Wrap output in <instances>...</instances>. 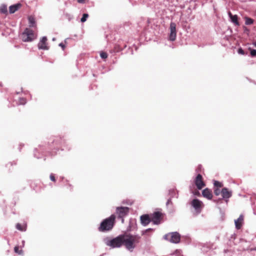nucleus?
<instances>
[{"mask_svg":"<svg viewBox=\"0 0 256 256\" xmlns=\"http://www.w3.org/2000/svg\"><path fill=\"white\" fill-rule=\"evenodd\" d=\"M200 168H201V166H200H200H198V169L196 170L198 172V169H200Z\"/></svg>","mask_w":256,"mask_h":256,"instance_id":"ea45409f","label":"nucleus"},{"mask_svg":"<svg viewBox=\"0 0 256 256\" xmlns=\"http://www.w3.org/2000/svg\"><path fill=\"white\" fill-rule=\"evenodd\" d=\"M65 16L68 21H70L73 18V16L70 14H66Z\"/></svg>","mask_w":256,"mask_h":256,"instance_id":"2f4dec72","label":"nucleus"},{"mask_svg":"<svg viewBox=\"0 0 256 256\" xmlns=\"http://www.w3.org/2000/svg\"><path fill=\"white\" fill-rule=\"evenodd\" d=\"M58 46H60V47L62 48V50H64V48H65V45H64L62 42L60 43V44H58Z\"/></svg>","mask_w":256,"mask_h":256,"instance_id":"4c0bfd02","label":"nucleus"},{"mask_svg":"<svg viewBox=\"0 0 256 256\" xmlns=\"http://www.w3.org/2000/svg\"><path fill=\"white\" fill-rule=\"evenodd\" d=\"M214 193L216 196H218L221 194V190L218 188H215L214 190Z\"/></svg>","mask_w":256,"mask_h":256,"instance_id":"7c9ffc66","label":"nucleus"},{"mask_svg":"<svg viewBox=\"0 0 256 256\" xmlns=\"http://www.w3.org/2000/svg\"><path fill=\"white\" fill-rule=\"evenodd\" d=\"M123 244H124L126 248L130 251L135 248V246L133 244L132 240L128 235L123 236Z\"/></svg>","mask_w":256,"mask_h":256,"instance_id":"0eeeda50","label":"nucleus"},{"mask_svg":"<svg viewBox=\"0 0 256 256\" xmlns=\"http://www.w3.org/2000/svg\"><path fill=\"white\" fill-rule=\"evenodd\" d=\"M22 4L20 3H18L15 4L10 6L9 7V12L10 14H14L17 11L20 7Z\"/></svg>","mask_w":256,"mask_h":256,"instance_id":"a211bd4d","label":"nucleus"},{"mask_svg":"<svg viewBox=\"0 0 256 256\" xmlns=\"http://www.w3.org/2000/svg\"><path fill=\"white\" fill-rule=\"evenodd\" d=\"M254 23V20L250 18L246 17L245 18V24L246 25H250Z\"/></svg>","mask_w":256,"mask_h":256,"instance_id":"b1692460","label":"nucleus"},{"mask_svg":"<svg viewBox=\"0 0 256 256\" xmlns=\"http://www.w3.org/2000/svg\"><path fill=\"white\" fill-rule=\"evenodd\" d=\"M250 55L252 57L256 56V50H250Z\"/></svg>","mask_w":256,"mask_h":256,"instance_id":"72a5a7b5","label":"nucleus"},{"mask_svg":"<svg viewBox=\"0 0 256 256\" xmlns=\"http://www.w3.org/2000/svg\"><path fill=\"white\" fill-rule=\"evenodd\" d=\"M116 219L114 214H112L110 217L104 219L101 222L98 228L100 232H104L110 231L113 228Z\"/></svg>","mask_w":256,"mask_h":256,"instance_id":"f257e3e1","label":"nucleus"},{"mask_svg":"<svg viewBox=\"0 0 256 256\" xmlns=\"http://www.w3.org/2000/svg\"><path fill=\"white\" fill-rule=\"evenodd\" d=\"M0 12L2 14H7L8 12V10H7V6L5 4H2L0 6Z\"/></svg>","mask_w":256,"mask_h":256,"instance_id":"5701e85b","label":"nucleus"},{"mask_svg":"<svg viewBox=\"0 0 256 256\" xmlns=\"http://www.w3.org/2000/svg\"><path fill=\"white\" fill-rule=\"evenodd\" d=\"M172 202L171 198H169L166 203V206L168 208H170V210L172 209Z\"/></svg>","mask_w":256,"mask_h":256,"instance_id":"a878e982","label":"nucleus"},{"mask_svg":"<svg viewBox=\"0 0 256 256\" xmlns=\"http://www.w3.org/2000/svg\"><path fill=\"white\" fill-rule=\"evenodd\" d=\"M254 45L256 47V42L254 43Z\"/></svg>","mask_w":256,"mask_h":256,"instance_id":"c03bdc74","label":"nucleus"},{"mask_svg":"<svg viewBox=\"0 0 256 256\" xmlns=\"http://www.w3.org/2000/svg\"><path fill=\"white\" fill-rule=\"evenodd\" d=\"M214 186H217L218 188H221L222 186V184L218 181L215 180L214 183Z\"/></svg>","mask_w":256,"mask_h":256,"instance_id":"c756f323","label":"nucleus"},{"mask_svg":"<svg viewBox=\"0 0 256 256\" xmlns=\"http://www.w3.org/2000/svg\"><path fill=\"white\" fill-rule=\"evenodd\" d=\"M238 52L240 54H244V52L242 48H239L238 49Z\"/></svg>","mask_w":256,"mask_h":256,"instance_id":"f704fd0d","label":"nucleus"},{"mask_svg":"<svg viewBox=\"0 0 256 256\" xmlns=\"http://www.w3.org/2000/svg\"><path fill=\"white\" fill-rule=\"evenodd\" d=\"M192 206L194 208L197 214H200L202 211V203L197 198L194 199L191 202Z\"/></svg>","mask_w":256,"mask_h":256,"instance_id":"1a4fd4ad","label":"nucleus"},{"mask_svg":"<svg viewBox=\"0 0 256 256\" xmlns=\"http://www.w3.org/2000/svg\"><path fill=\"white\" fill-rule=\"evenodd\" d=\"M152 221L148 214H144L140 216L141 224L144 226H146Z\"/></svg>","mask_w":256,"mask_h":256,"instance_id":"4468645a","label":"nucleus"},{"mask_svg":"<svg viewBox=\"0 0 256 256\" xmlns=\"http://www.w3.org/2000/svg\"><path fill=\"white\" fill-rule=\"evenodd\" d=\"M194 182L198 190H201L205 186L204 182L202 181V176L200 174H198Z\"/></svg>","mask_w":256,"mask_h":256,"instance_id":"9d476101","label":"nucleus"},{"mask_svg":"<svg viewBox=\"0 0 256 256\" xmlns=\"http://www.w3.org/2000/svg\"><path fill=\"white\" fill-rule=\"evenodd\" d=\"M130 212V208L126 206H118L116 208V213L118 218L121 220L122 223H124V218Z\"/></svg>","mask_w":256,"mask_h":256,"instance_id":"7ed1b4c3","label":"nucleus"},{"mask_svg":"<svg viewBox=\"0 0 256 256\" xmlns=\"http://www.w3.org/2000/svg\"><path fill=\"white\" fill-rule=\"evenodd\" d=\"M166 240L174 244H178L180 240V235L176 232H169L164 236Z\"/></svg>","mask_w":256,"mask_h":256,"instance_id":"20e7f679","label":"nucleus"},{"mask_svg":"<svg viewBox=\"0 0 256 256\" xmlns=\"http://www.w3.org/2000/svg\"><path fill=\"white\" fill-rule=\"evenodd\" d=\"M202 194L204 197L211 200L212 198V191L208 188L204 189L202 192Z\"/></svg>","mask_w":256,"mask_h":256,"instance_id":"f3484780","label":"nucleus"},{"mask_svg":"<svg viewBox=\"0 0 256 256\" xmlns=\"http://www.w3.org/2000/svg\"><path fill=\"white\" fill-rule=\"evenodd\" d=\"M88 17V14H84L82 15V16L80 20L81 22H85L86 20Z\"/></svg>","mask_w":256,"mask_h":256,"instance_id":"bb28decb","label":"nucleus"},{"mask_svg":"<svg viewBox=\"0 0 256 256\" xmlns=\"http://www.w3.org/2000/svg\"><path fill=\"white\" fill-rule=\"evenodd\" d=\"M16 228L20 231L24 232L26 230V226H22L20 224H17L16 225Z\"/></svg>","mask_w":256,"mask_h":256,"instance_id":"393cba45","label":"nucleus"},{"mask_svg":"<svg viewBox=\"0 0 256 256\" xmlns=\"http://www.w3.org/2000/svg\"><path fill=\"white\" fill-rule=\"evenodd\" d=\"M228 15L229 18H230L231 22L234 23L236 26H240V23L238 22V16L237 15H232L231 12H228Z\"/></svg>","mask_w":256,"mask_h":256,"instance_id":"dca6fc26","label":"nucleus"},{"mask_svg":"<svg viewBox=\"0 0 256 256\" xmlns=\"http://www.w3.org/2000/svg\"><path fill=\"white\" fill-rule=\"evenodd\" d=\"M160 217L161 213L156 212L152 214L151 220L154 224H158L160 223Z\"/></svg>","mask_w":256,"mask_h":256,"instance_id":"ddd939ff","label":"nucleus"},{"mask_svg":"<svg viewBox=\"0 0 256 256\" xmlns=\"http://www.w3.org/2000/svg\"><path fill=\"white\" fill-rule=\"evenodd\" d=\"M77 1L78 3H80V4H84L85 2L84 0H78Z\"/></svg>","mask_w":256,"mask_h":256,"instance_id":"58836bf2","label":"nucleus"},{"mask_svg":"<svg viewBox=\"0 0 256 256\" xmlns=\"http://www.w3.org/2000/svg\"><path fill=\"white\" fill-rule=\"evenodd\" d=\"M243 222L244 216L242 214H240L238 219L234 220L235 226L237 230H240L241 228Z\"/></svg>","mask_w":256,"mask_h":256,"instance_id":"2eb2a0df","label":"nucleus"},{"mask_svg":"<svg viewBox=\"0 0 256 256\" xmlns=\"http://www.w3.org/2000/svg\"><path fill=\"white\" fill-rule=\"evenodd\" d=\"M170 33L168 35V40L170 41L175 40L176 36V24L171 22L170 26Z\"/></svg>","mask_w":256,"mask_h":256,"instance_id":"6e6552de","label":"nucleus"},{"mask_svg":"<svg viewBox=\"0 0 256 256\" xmlns=\"http://www.w3.org/2000/svg\"><path fill=\"white\" fill-rule=\"evenodd\" d=\"M44 148L42 146H39L38 148H35L34 150V156L36 158H40L41 156H40V154L37 155L36 152H44Z\"/></svg>","mask_w":256,"mask_h":256,"instance_id":"6ab92c4d","label":"nucleus"},{"mask_svg":"<svg viewBox=\"0 0 256 256\" xmlns=\"http://www.w3.org/2000/svg\"><path fill=\"white\" fill-rule=\"evenodd\" d=\"M100 56L101 57V58H107L108 57V54L106 52H100Z\"/></svg>","mask_w":256,"mask_h":256,"instance_id":"473e14b6","label":"nucleus"},{"mask_svg":"<svg viewBox=\"0 0 256 256\" xmlns=\"http://www.w3.org/2000/svg\"><path fill=\"white\" fill-rule=\"evenodd\" d=\"M13 164H14L16 165V162H8L7 164H6V166L8 167L9 165H10V166H12Z\"/></svg>","mask_w":256,"mask_h":256,"instance_id":"e433bc0d","label":"nucleus"},{"mask_svg":"<svg viewBox=\"0 0 256 256\" xmlns=\"http://www.w3.org/2000/svg\"><path fill=\"white\" fill-rule=\"evenodd\" d=\"M152 230V229H151V228H148V229H147V230H146V232H148V231H149V230Z\"/></svg>","mask_w":256,"mask_h":256,"instance_id":"79ce46f5","label":"nucleus"},{"mask_svg":"<svg viewBox=\"0 0 256 256\" xmlns=\"http://www.w3.org/2000/svg\"><path fill=\"white\" fill-rule=\"evenodd\" d=\"M123 236L120 235L112 239L106 238L104 239V241L106 246L112 248H120L123 244Z\"/></svg>","mask_w":256,"mask_h":256,"instance_id":"f03ea898","label":"nucleus"},{"mask_svg":"<svg viewBox=\"0 0 256 256\" xmlns=\"http://www.w3.org/2000/svg\"><path fill=\"white\" fill-rule=\"evenodd\" d=\"M22 40L23 42H32L35 38V36L33 30L26 28L21 36Z\"/></svg>","mask_w":256,"mask_h":256,"instance_id":"39448f33","label":"nucleus"},{"mask_svg":"<svg viewBox=\"0 0 256 256\" xmlns=\"http://www.w3.org/2000/svg\"><path fill=\"white\" fill-rule=\"evenodd\" d=\"M128 236L130 237V238H131L134 244H137L140 242V236L131 234H129Z\"/></svg>","mask_w":256,"mask_h":256,"instance_id":"aec40b11","label":"nucleus"},{"mask_svg":"<svg viewBox=\"0 0 256 256\" xmlns=\"http://www.w3.org/2000/svg\"><path fill=\"white\" fill-rule=\"evenodd\" d=\"M221 194L222 196V198H219L218 200H214V201L218 203L220 201H221L222 199H224L228 202V198H230L232 196V192L228 190L226 188H224L221 190Z\"/></svg>","mask_w":256,"mask_h":256,"instance_id":"423d86ee","label":"nucleus"},{"mask_svg":"<svg viewBox=\"0 0 256 256\" xmlns=\"http://www.w3.org/2000/svg\"><path fill=\"white\" fill-rule=\"evenodd\" d=\"M47 38L46 36H43L40 39V42L38 44V46L40 50H48V46H46Z\"/></svg>","mask_w":256,"mask_h":256,"instance_id":"9b49d317","label":"nucleus"},{"mask_svg":"<svg viewBox=\"0 0 256 256\" xmlns=\"http://www.w3.org/2000/svg\"><path fill=\"white\" fill-rule=\"evenodd\" d=\"M24 242H24V240H22V246H24Z\"/></svg>","mask_w":256,"mask_h":256,"instance_id":"a19ab883","label":"nucleus"},{"mask_svg":"<svg viewBox=\"0 0 256 256\" xmlns=\"http://www.w3.org/2000/svg\"><path fill=\"white\" fill-rule=\"evenodd\" d=\"M53 144L56 145L57 148H58V146H60L62 148L67 146L66 140L64 138H56L54 139L53 141Z\"/></svg>","mask_w":256,"mask_h":256,"instance_id":"f8f14e48","label":"nucleus"},{"mask_svg":"<svg viewBox=\"0 0 256 256\" xmlns=\"http://www.w3.org/2000/svg\"><path fill=\"white\" fill-rule=\"evenodd\" d=\"M169 195L170 196V198H176L178 197V194L176 190L174 189H172L169 190Z\"/></svg>","mask_w":256,"mask_h":256,"instance_id":"412c9836","label":"nucleus"},{"mask_svg":"<svg viewBox=\"0 0 256 256\" xmlns=\"http://www.w3.org/2000/svg\"><path fill=\"white\" fill-rule=\"evenodd\" d=\"M26 103V100L23 98H20L19 101L18 102V104H24Z\"/></svg>","mask_w":256,"mask_h":256,"instance_id":"cd10ccee","label":"nucleus"},{"mask_svg":"<svg viewBox=\"0 0 256 256\" xmlns=\"http://www.w3.org/2000/svg\"><path fill=\"white\" fill-rule=\"evenodd\" d=\"M14 252L19 254H22V250H19V248L18 246H16L14 247Z\"/></svg>","mask_w":256,"mask_h":256,"instance_id":"c85d7f7f","label":"nucleus"},{"mask_svg":"<svg viewBox=\"0 0 256 256\" xmlns=\"http://www.w3.org/2000/svg\"><path fill=\"white\" fill-rule=\"evenodd\" d=\"M50 179L52 181V182H55L56 181V178H55V177H54V176L53 174H50Z\"/></svg>","mask_w":256,"mask_h":256,"instance_id":"c9c22d12","label":"nucleus"},{"mask_svg":"<svg viewBox=\"0 0 256 256\" xmlns=\"http://www.w3.org/2000/svg\"><path fill=\"white\" fill-rule=\"evenodd\" d=\"M28 22H29V26L30 27H34L36 26V21L35 18L32 16H30L28 18Z\"/></svg>","mask_w":256,"mask_h":256,"instance_id":"4be33fe9","label":"nucleus"},{"mask_svg":"<svg viewBox=\"0 0 256 256\" xmlns=\"http://www.w3.org/2000/svg\"><path fill=\"white\" fill-rule=\"evenodd\" d=\"M52 40L53 41H54V40H56V38H52Z\"/></svg>","mask_w":256,"mask_h":256,"instance_id":"37998d69","label":"nucleus"}]
</instances>
